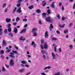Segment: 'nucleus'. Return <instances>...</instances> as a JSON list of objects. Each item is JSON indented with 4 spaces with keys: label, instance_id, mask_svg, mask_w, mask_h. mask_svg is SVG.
I'll return each instance as SVG.
<instances>
[{
    "label": "nucleus",
    "instance_id": "nucleus-44",
    "mask_svg": "<svg viewBox=\"0 0 75 75\" xmlns=\"http://www.w3.org/2000/svg\"><path fill=\"white\" fill-rule=\"evenodd\" d=\"M44 40L42 39L41 40V43H42V44H44Z\"/></svg>",
    "mask_w": 75,
    "mask_h": 75
},
{
    "label": "nucleus",
    "instance_id": "nucleus-60",
    "mask_svg": "<svg viewBox=\"0 0 75 75\" xmlns=\"http://www.w3.org/2000/svg\"><path fill=\"white\" fill-rule=\"evenodd\" d=\"M13 25H16L17 24V23H16V22H14L13 23Z\"/></svg>",
    "mask_w": 75,
    "mask_h": 75
},
{
    "label": "nucleus",
    "instance_id": "nucleus-10",
    "mask_svg": "<svg viewBox=\"0 0 75 75\" xmlns=\"http://www.w3.org/2000/svg\"><path fill=\"white\" fill-rule=\"evenodd\" d=\"M7 45V43L6 42V41L4 40H3L2 42V47H3L4 45Z\"/></svg>",
    "mask_w": 75,
    "mask_h": 75
},
{
    "label": "nucleus",
    "instance_id": "nucleus-13",
    "mask_svg": "<svg viewBox=\"0 0 75 75\" xmlns=\"http://www.w3.org/2000/svg\"><path fill=\"white\" fill-rule=\"evenodd\" d=\"M26 30H27L25 29V28L23 29L21 31L20 33H21V34H22V33H25Z\"/></svg>",
    "mask_w": 75,
    "mask_h": 75
},
{
    "label": "nucleus",
    "instance_id": "nucleus-56",
    "mask_svg": "<svg viewBox=\"0 0 75 75\" xmlns=\"http://www.w3.org/2000/svg\"><path fill=\"white\" fill-rule=\"evenodd\" d=\"M41 75H46V74H45V73L44 72H42V73H41Z\"/></svg>",
    "mask_w": 75,
    "mask_h": 75
},
{
    "label": "nucleus",
    "instance_id": "nucleus-52",
    "mask_svg": "<svg viewBox=\"0 0 75 75\" xmlns=\"http://www.w3.org/2000/svg\"><path fill=\"white\" fill-rule=\"evenodd\" d=\"M17 10V7H16L14 9L13 12H16V10Z\"/></svg>",
    "mask_w": 75,
    "mask_h": 75
},
{
    "label": "nucleus",
    "instance_id": "nucleus-15",
    "mask_svg": "<svg viewBox=\"0 0 75 75\" xmlns=\"http://www.w3.org/2000/svg\"><path fill=\"white\" fill-rule=\"evenodd\" d=\"M23 36H21L19 38V40L21 41H25V38H23Z\"/></svg>",
    "mask_w": 75,
    "mask_h": 75
},
{
    "label": "nucleus",
    "instance_id": "nucleus-9",
    "mask_svg": "<svg viewBox=\"0 0 75 75\" xmlns=\"http://www.w3.org/2000/svg\"><path fill=\"white\" fill-rule=\"evenodd\" d=\"M45 2V1H42V6H43L44 7V6H45V5H46L47 4V2Z\"/></svg>",
    "mask_w": 75,
    "mask_h": 75
},
{
    "label": "nucleus",
    "instance_id": "nucleus-53",
    "mask_svg": "<svg viewBox=\"0 0 75 75\" xmlns=\"http://www.w3.org/2000/svg\"><path fill=\"white\" fill-rule=\"evenodd\" d=\"M39 24H40L41 25L42 24V23H41V21H39Z\"/></svg>",
    "mask_w": 75,
    "mask_h": 75
},
{
    "label": "nucleus",
    "instance_id": "nucleus-2",
    "mask_svg": "<svg viewBox=\"0 0 75 75\" xmlns=\"http://www.w3.org/2000/svg\"><path fill=\"white\" fill-rule=\"evenodd\" d=\"M45 20L47 22H48L49 23H51L54 21V20H52L51 19V18H50V16L46 18H45Z\"/></svg>",
    "mask_w": 75,
    "mask_h": 75
},
{
    "label": "nucleus",
    "instance_id": "nucleus-36",
    "mask_svg": "<svg viewBox=\"0 0 75 75\" xmlns=\"http://www.w3.org/2000/svg\"><path fill=\"white\" fill-rule=\"evenodd\" d=\"M47 13L48 14H51V12H50V9H48L47 11Z\"/></svg>",
    "mask_w": 75,
    "mask_h": 75
},
{
    "label": "nucleus",
    "instance_id": "nucleus-37",
    "mask_svg": "<svg viewBox=\"0 0 75 75\" xmlns=\"http://www.w3.org/2000/svg\"><path fill=\"white\" fill-rule=\"evenodd\" d=\"M9 35H11V36L12 37H13V34L10 32L8 34Z\"/></svg>",
    "mask_w": 75,
    "mask_h": 75
},
{
    "label": "nucleus",
    "instance_id": "nucleus-21",
    "mask_svg": "<svg viewBox=\"0 0 75 75\" xmlns=\"http://www.w3.org/2000/svg\"><path fill=\"white\" fill-rule=\"evenodd\" d=\"M8 31L9 33H11V28H8Z\"/></svg>",
    "mask_w": 75,
    "mask_h": 75
},
{
    "label": "nucleus",
    "instance_id": "nucleus-7",
    "mask_svg": "<svg viewBox=\"0 0 75 75\" xmlns=\"http://www.w3.org/2000/svg\"><path fill=\"white\" fill-rule=\"evenodd\" d=\"M45 37L47 38L48 37V31H46L45 35Z\"/></svg>",
    "mask_w": 75,
    "mask_h": 75
},
{
    "label": "nucleus",
    "instance_id": "nucleus-32",
    "mask_svg": "<svg viewBox=\"0 0 75 75\" xmlns=\"http://www.w3.org/2000/svg\"><path fill=\"white\" fill-rule=\"evenodd\" d=\"M36 12L37 13H41V11L40 9H38L36 10Z\"/></svg>",
    "mask_w": 75,
    "mask_h": 75
},
{
    "label": "nucleus",
    "instance_id": "nucleus-27",
    "mask_svg": "<svg viewBox=\"0 0 75 75\" xmlns=\"http://www.w3.org/2000/svg\"><path fill=\"white\" fill-rule=\"evenodd\" d=\"M73 45H70L69 46V47L70 48V50H72L73 48Z\"/></svg>",
    "mask_w": 75,
    "mask_h": 75
},
{
    "label": "nucleus",
    "instance_id": "nucleus-47",
    "mask_svg": "<svg viewBox=\"0 0 75 75\" xmlns=\"http://www.w3.org/2000/svg\"><path fill=\"white\" fill-rule=\"evenodd\" d=\"M68 31L67 30H65L64 31V34H67V33H68Z\"/></svg>",
    "mask_w": 75,
    "mask_h": 75
},
{
    "label": "nucleus",
    "instance_id": "nucleus-31",
    "mask_svg": "<svg viewBox=\"0 0 75 75\" xmlns=\"http://www.w3.org/2000/svg\"><path fill=\"white\" fill-rule=\"evenodd\" d=\"M9 56L10 57H11V58H13V59H15V57H14V56L13 55L10 54L9 55Z\"/></svg>",
    "mask_w": 75,
    "mask_h": 75
},
{
    "label": "nucleus",
    "instance_id": "nucleus-8",
    "mask_svg": "<svg viewBox=\"0 0 75 75\" xmlns=\"http://www.w3.org/2000/svg\"><path fill=\"white\" fill-rule=\"evenodd\" d=\"M13 31L15 34H17V32H18V30H17V28L16 27H15L14 28Z\"/></svg>",
    "mask_w": 75,
    "mask_h": 75
},
{
    "label": "nucleus",
    "instance_id": "nucleus-19",
    "mask_svg": "<svg viewBox=\"0 0 75 75\" xmlns=\"http://www.w3.org/2000/svg\"><path fill=\"white\" fill-rule=\"evenodd\" d=\"M54 3L55 2H52V4L50 5V6H51L52 8H55V5H54V4L53 3Z\"/></svg>",
    "mask_w": 75,
    "mask_h": 75
},
{
    "label": "nucleus",
    "instance_id": "nucleus-62",
    "mask_svg": "<svg viewBox=\"0 0 75 75\" xmlns=\"http://www.w3.org/2000/svg\"><path fill=\"white\" fill-rule=\"evenodd\" d=\"M31 74V72H29L28 73H27L25 75H29V74Z\"/></svg>",
    "mask_w": 75,
    "mask_h": 75
},
{
    "label": "nucleus",
    "instance_id": "nucleus-14",
    "mask_svg": "<svg viewBox=\"0 0 75 75\" xmlns=\"http://www.w3.org/2000/svg\"><path fill=\"white\" fill-rule=\"evenodd\" d=\"M41 52L42 55H45L47 54V52H46L45 51L43 50H41Z\"/></svg>",
    "mask_w": 75,
    "mask_h": 75
},
{
    "label": "nucleus",
    "instance_id": "nucleus-33",
    "mask_svg": "<svg viewBox=\"0 0 75 75\" xmlns=\"http://www.w3.org/2000/svg\"><path fill=\"white\" fill-rule=\"evenodd\" d=\"M6 69L4 68V67H3L2 69V72H5V71H6Z\"/></svg>",
    "mask_w": 75,
    "mask_h": 75
},
{
    "label": "nucleus",
    "instance_id": "nucleus-48",
    "mask_svg": "<svg viewBox=\"0 0 75 75\" xmlns=\"http://www.w3.org/2000/svg\"><path fill=\"white\" fill-rule=\"evenodd\" d=\"M62 2H59V6H61V5H62Z\"/></svg>",
    "mask_w": 75,
    "mask_h": 75
},
{
    "label": "nucleus",
    "instance_id": "nucleus-46",
    "mask_svg": "<svg viewBox=\"0 0 75 75\" xmlns=\"http://www.w3.org/2000/svg\"><path fill=\"white\" fill-rule=\"evenodd\" d=\"M40 47H41V49H42V50L44 49V47H43V45H40Z\"/></svg>",
    "mask_w": 75,
    "mask_h": 75
},
{
    "label": "nucleus",
    "instance_id": "nucleus-22",
    "mask_svg": "<svg viewBox=\"0 0 75 75\" xmlns=\"http://www.w3.org/2000/svg\"><path fill=\"white\" fill-rule=\"evenodd\" d=\"M57 46H56L55 47H54V51L55 52H57Z\"/></svg>",
    "mask_w": 75,
    "mask_h": 75
},
{
    "label": "nucleus",
    "instance_id": "nucleus-54",
    "mask_svg": "<svg viewBox=\"0 0 75 75\" xmlns=\"http://www.w3.org/2000/svg\"><path fill=\"white\" fill-rule=\"evenodd\" d=\"M21 1H21V0H19L18 1L17 3H18L20 4V3L21 2Z\"/></svg>",
    "mask_w": 75,
    "mask_h": 75
},
{
    "label": "nucleus",
    "instance_id": "nucleus-5",
    "mask_svg": "<svg viewBox=\"0 0 75 75\" xmlns=\"http://www.w3.org/2000/svg\"><path fill=\"white\" fill-rule=\"evenodd\" d=\"M52 55L53 59H54L56 58V55L53 53H52Z\"/></svg>",
    "mask_w": 75,
    "mask_h": 75
},
{
    "label": "nucleus",
    "instance_id": "nucleus-38",
    "mask_svg": "<svg viewBox=\"0 0 75 75\" xmlns=\"http://www.w3.org/2000/svg\"><path fill=\"white\" fill-rule=\"evenodd\" d=\"M23 71H24V69H21L19 70V72H23Z\"/></svg>",
    "mask_w": 75,
    "mask_h": 75
},
{
    "label": "nucleus",
    "instance_id": "nucleus-63",
    "mask_svg": "<svg viewBox=\"0 0 75 75\" xmlns=\"http://www.w3.org/2000/svg\"><path fill=\"white\" fill-rule=\"evenodd\" d=\"M72 23H70L69 24V27H70L71 26H72Z\"/></svg>",
    "mask_w": 75,
    "mask_h": 75
},
{
    "label": "nucleus",
    "instance_id": "nucleus-16",
    "mask_svg": "<svg viewBox=\"0 0 75 75\" xmlns=\"http://www.w3.org/2000/svg\"><path fill=\"white\" fill-rule=\"evenodd\" d=\"M6 50H7L6 52H11V50L8 49V47L6 48Z\"/></svg>",
    "mask_w": 75,
    "mask_h": 75
},
{
    "label": "nucleus",
    "instance_id": "nucleus-49",
    "mask_svg": "<svg viewBox=\"0 0 75 75\" xmlns=\"http://www.w3.org/2000/svg\"><path fill=\"white\" fill-rule=\"evenodd\" d=\"M57 18H58L59 19V18H60V17H59V14H57Z\"/></svg>",
    "mask_w": 75,
    "mask_h": 75
},
{
    "label": "nucleus",
    "instance_id": "nucleus-41",
    "mask_svg": "<svg viewBox=\"0 0 75 75\" xmlns=\"http://www.w3.org/2000/svg\"><path fill=\"white\" fill-rule=\"evenodd\" d=\"M14 46L15 47V48H16V49L17 50H18V47H17L16 46V45H14Z\"/></svg>",
    "mask_w": 75,
    "mask_h": 75
},
{
    "label": "nucleus",
    "instance_id": "nucleus-1",
    "mask_svg": "<svg viewBox=\"0 0 75 75\" xmlns=\"http://www.w3.org/2000/svg\"><path fill=\"white\" fill-rule=\"evenodd\" d=\"M38 30L37 28H34L32 29V32L33 34V35L34 37H36L37 36V34L36 33V31Z\"/></svg>",
    "mask_w": 75,
    "mask_h": 75
},
{
    "label": "nucleus",
    "instance_id": "nucleus-45",
    "mask_svg": "<svg viewBox=\"0 0 75 75\" xmlns=\"http://www.w3.org/2000/svg\"><path fill=\"white\" fill-rule=\"evenodd\" d=\"M23 21H25L26 22H27V19H23Z\"/></svg>",
    "mask_w": 75,
    "mask_h": 75
},
{
    "label": "nucleus",
    "instance_id": "nucleus-18",
    "mask_svg": "<svg viewBox=\"0 0 75 75\" xmlns=\"http://www.w3.org/2000/svg\"><path fill=\"white\" fill-rule=\"evenodd\" d=\"M53 28L54 27H53L52 25V24H50V27H49V29H50V30L51 31V30H52L51 28Z\"/></svg>",
    "mask_w": 75,
    "mask_h": 75
},
{
    "label": "nucleus",
    "instance_id": "nucleus-17",
    "mask_svg": "<svg viewBox=\"0 0 75 75\" xmlns=\"http://www.w3.org/2000/svg\"><path fill=\"white\" fill-rule=\"evenodd\" d=\"M46 14L45 13H43L42 14L43 17H44V18H45V17H46Z\"/></svg>",
    "mask_w": 75,
    "mask_h": 75
},
{
    "label": "nucleus",
    "instance_id": "nucleus-20",
    "mask_svg": "<svg viewBox=\"0 0 75 75\" xmlns=\"http://www.w3.org/2000/svg\"><path fill=\"white\" fill-rule=\"evenodd\" d=\"M42 57L44 60H45L46 59V55L45 54H43Z\"/></svg>",
    "mask_w": 75,
    "mask_h": 75
},
{
    "label": "nucleus",
    "instance_id": "nucleus-51",
    "mask_svg": "<svg viewBox=\"0 0 75 75\" xmlns=\"http://www.w3.org/2000/svg\"><path fill=\"white\" fill-rule=\"evenodd\" d=\"M56 32H57V34H60V32H59V30H57L56 31Z\"/></svg>",
    "mask_w": 75,
    "mask_h": 75
},
{
    "label": "nucleus",
    "instance_id": "nucleus-6",
    "mask_svg": "<svg viewBox=\"0 0 75 75\" xmlns=\"http://www.w3.org/2000/svg\"><path fill=\"white\" fill-rule=\"evenodd\" d=\"M43 47L45 49H47V48H48V45H47V43H45L44 44Z\"/></svg>",
    "mask_w": 75,
    "mask_h": 75
},
{
    "label": "nucleus",
    "instance_id": "nucleus-3",
    "mask_svg": "<svg viewBox=\"0 0 75 75\" xmlns=\"http://www.w3.org/2000/svg\"><path fill=\"white\" fill-rule=\"evenodd\" d=\"M14 65V61H13V59H11L9 62V66H10V67H13Z\"/></svg>",
    "mask_w": 75,
    "mask_h": 75
},
{
    "label": "nucleus",
    "instance_id": "nucleus-35",
    "mask_svg": "<svg viewBox=\"0 0 75 75\" xmlns=\"http://www.w3.org/2000/svg\"><path fill=\"white\" fill-rule=\"evenodd\" d=\"M11 25L10 23L8 24L7 27L8 28H11Z\"/></svg>",
    "mask_w": 75,
    "mask_h": 75
},
{
    "label": "nucleus",
    "instance_id": "nucleus-50",
    "mask_svg": "<svg viewBox=\"0 0 75 75\" xmlns=\"http://www.w3.org/2000/svg\"><path fill=\"white\" fill-rule=\"evenodd\" d=\"M8 9L7 8H6L5 10L4 11V13H6Z\"/></svg>",
    "mask_w": 75,
    "mask_h": 75
},
{
    "label": "nucleus",
    "instance_id": "nucleus-61",
    "mask_svg": "<svg viewBox=\"0 0 75 75\" xmlns=\"http://www.w3.org/2000/svg\"><path fill=\"white\" fill-rule=\"evenodd\" d=\"M10 54H11V55H14V53H13V52H10Z\"/></svg>",
    "mask_w": 75,
    "mask_h": 75
},
{
    "label": "nucleus",
    "instance_id": "nucleus-40",
    "mask_svg": "<svg viewBox=\"0 0 75 75\" xmlns=\"http://www.w3.org/2000/svg\"><path fill=\"white\" fill-rule=\"evenodd\" d=\"M20 19L19 17H17L16 18V21H18V20H20Z\"/></svg>",
    "mask_w": 75,
    "mask_h": 75
},
{
    "label": "nucleus",
    "instance_id": "nucleus-58",
    "mask_svg": "<svg viewBox=\"0 0 75 75\" xmlns=\"http://www.w3.org/2000/svg\"><path fill=\"white\" fill-rule=\"evenodd\" d=\"M1 57L2 58H4V57L3 55H1Z\"/></svg>",
    "mask_w": 75,
    "mask_h": 75
},
{
    "label": "nucleus",
    "instance_id": "nucleus-4",
    "mask_svg": "<svg viewBox=\"0 0 75 75\" xmlns=\"http://www.w3.org/2000/svg\"><path fill=\"white\" fill-rule=\"evenodd\" d=\"M31 45H33V47L35 48V47H36V45H37L35 44L34 41H33L32 42Z\"/></svg>",
    "mask_w": 75,
    "mask_h": 75
},
{
    "label": "nucleus",
    "instance_id": "nucleus-64",
    "mask_svg": "<svg viewBox=\"0 0 75 75\" xmlns=\"http://www.w3.org/2000/svg\"><path fill=\"white\" fill-rule=\"evenodd\" d=\"M73 9H75V3L74 4V5H73Z\"/></svg>",
    "mask_w": 75,
    "mask_h": 75
},
{
    "label": "nucleus",
    "instance_id": "nucleus-24",
    "mask_svg": "<svg viewBox=\"0 0 75 75\" xmlns=\"http://www.w3.org/2000/svg\"><path fill=\"white\" fill-rule=\"evenodd\" d=\"M65 26V24L61 25H59V27H60V28H64Z\"/></svg>",
    "mask_w": 75,
    "mask_h": 75
},
{
    "label": "nucleus",
    "instance_id": "nucleus-39",
    "mask_svg": "<svg viewBox=\"0 0 75 75\" xmlns=\"http://www.w3.org/2000/svg\"><path fill=\"white\" fill-rule=\"evenodd\" d=\"M52 40L54 41H56L57 40V38H52Z\"/></svg>",
    "mask_w": 75,
    "mask_h": 75
},
{
    "label": "nucleus",
    "instance_id": "nucleus-43",
    "mask_svg": "<svg viewBox=\"0 0 75 75\" xmlns=\"http://www.w3.org/2000/svg\"><path fill=\"white\" fill-rule=\"evenodd\" d=\"M21 6V4L19 3V4H18L17 5V6L18 7H20Z\"/></svg>",
    "mask_w": 75,
    "mask_h": 75
},
{
    "label": "nucleus",
    "instance_id": "nucleus-23",
    "mask_svg": "<svg viewBox=\"0 0 75 75\" xmlns=\"http://www.w3.org/2000/svg\"><path fill=\"white\" fill-rule=\"evenodd\" d=\"M3 34V29L2 28L0 29V35H2Z\"/></svg>",
    "mask_w": 75,
    "mask_h": 75
},
{
    "label": "nucleus",
    "instance_id": "nucleus-57",
    "mask_svg": "<svg viewBox=\"0 0 75 75\" xmlns=\"http://www.w3.org/2000/svg\"><path fill=\"white\" fill-rule=\"evenodd\" d=\"M62 11H64V10H65V9H64V6H63V5H62Z\"/></svg>",
    "mask_w": 75,
    "mask_h": 75
},
{
    "label": "nucleus",
    "instance_id": "nucleus-42",
    "mask_svg": "<svg viewBox=\"0 0 75 75\" xmlns=\"http://www.w3.org/2000/svg\"><path fill=\"white\" fill-rule=\"evenodd\" d=\"M65 18H65V17H64V16H62V20L64 21V20L65 19Z\"/></svg>",
    "mask_w": 75,
    "mask_h": 75
},
{
    "label": "nucleus",
    "instance_id": "nucleus-59",
    "mask_svg": "<svg viewBox=\"0 0 75 75\" xmlns=\"http://www.w3.org/2000/svg\"><path fill=\"white\" fill-rule=\"evenodd\" d=\"M25 67H27V68H29L30 67V66L28 65L27 64H26L25 65Z\"/></svg>",
    "mask_w": 75,
    "mask_h": 75
},
{
    "label": "nucleus",
    "instance_id": "nucleus-30",
    "mask_svg": "<svg viewBox=\"0 0 75 75\" xmlns=\"http://www.w3.org/2000/svg\"><path fill=\"white\" fill-rule=\"evenodd\" d=\"M4 32V33H5V34H7V33H8V31H7V29H5Z\"/></svg>",
    "mask_w": 75,
    "mask_h": 75
},
{
    "label": "nucleus",
    "instance_id": "nucleus-25",
    "mask_svg": "<svg viewBox=\"0 0 75 75\" xmlns=\"http://www.w3.org/2000/svg\"><path fill=\"white\" fill-rule=\"evenodd\" d=\"M21 62L22 64H27V62H26L25 61H24V60L21 61Z\"/></svg>",
    "mask_w": 75,
    "mask_h": 75
},
{
    "label": "nucleus",
    "instance_id": "nucleus-55",
    "mask_svg": "<svg viewBox=\"0 0 75 75\" xmlns=\"http://www.w3.org/2000/svg\"><path fill=\"white\" fill-rule=\"evenodd\" d=\"M59 52H61V48H60L59 49Z\"/></svg>",
    "mask_w": 75,
    "mask_h": 75
},
{
    "label": "nucleus",
    "instance_id": "nucleus-12",
    "mask_svg": "<svg viewBox=\"0 0 75 75\" xmlns=\"http://www.w3.org/2000/svg\"><path fill=\"white\" fill-rule=\"evenodd\" d=\"M6 23H10L11 22V19L7 18H6Z\"/></svg>",
    "mask_w": 75,
    "mask_h": 75
},
{
    "label": "nucleus",
    "instance_id": "nucleus-11",
    "mask_svg": "<svg viewBox=\"0 0 75 75\" xmlns=\"http://www.w3.org/2000/svg\"><path fill=\"white\" fill-rule=\"evenodd\" d=\"M21 7H19V8L17 11V13H22V11L21 10Z\"/></svg>",
    "mask_w": 75,
    "mask_h": 75
},
{
    "label": "nucleus",
    "instance_id": "nucleus-26",
    "mask_svg": "<svg viewBox=\"0 0 75 75\" xmlns=\"http://www.w3.org/2000/svg\"><path fill=\"white\" fill-rule=\"evenodd\" d=\"M33 7L34 6H33V5H31L30 6H28V8H29V9L30 10L31 9H33Z\"/></svg>",
    "mask_w": 75,
    "mask_h": 75
},
{
    "label": "nucleus",
    "instance_id": "nucleus-28",
    "mask_svg": "<svg viewBox=\"0 0 75 75\" xmlns=\"http://www.w3.org/2000/svg\"><path fill=\"white\" fill-rule=\"evenodd\" d=\"M4 50H1L0 51V54H1V55L2 54H4Z\"/></svg>",
    "mask_w": 75,
    "mask_h": 75
},
{
    "label": "nucleus",
    "instance_id": "nucleus-29",
    "mask_svg": "<svg viewBox=\"0 0 75 75\" xmlns=\"http://www.w3.org/2000/svg\"><path fill=\"white\" fill-rule=\"evenodd\" d=\"M12 52L13 53H14V54H18V52L17 51H14V50H12Z\"/></svg>",
    "mask_w": 75,
    "mask_h": 75
},
{
    "label": "nucleus",
    "instance_id": "nucleus-34",
    "mask_svg": "<svg viewBox=\"0 0 75 75\" xmlns=\"http://www.w3.org/2000/svg\"><path fill=\"white\" fill-rule=\"evenodd\" d=\"M6 7V3H4L3 4L2 7L3 8H4Z\"/></svg>",
    "mask_w": 75,
    "mask_h": 75
}]
</instances>
